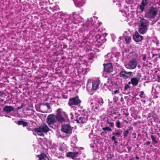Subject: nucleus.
<instances>
[{
	"instance_id": "obj_13",
	"label": "nucleus",
	"mask_w": 160,
	"mask_h": 160,
	"mask_svg": "<svg viewBox=\"0 0 160 160\" xmlns=\"http://www.w3.org/2000/svg\"><path fill=\"white\" fill-rule=\"evenodd\" d=\"M143 38V37L140 35L137 32H136L133 35V39L136 42H139L141 41Z\"/></svg>"
},
{
	"instance_id": "obj_52",
	"label": "nucleus",
	"mask_w": 160,
	"mask_h": 160,
	"mask_svg": "<svg viewBox=\"0 0 160 160\" xmlns=\"http://www.w3.org/2000/svg\"><path fill=\"white\" fill-rule=\"evenodd\" d=\"M68 19H66L65 21H64V22H65L66 23H67V24H68V23H69V22H68Z\"/></svg>"
},
{
	"instance_id": "obj_59",
	"label": "nucleus",
	"mask_w": 160,
	"mask_h": 160,
	"mask_svg": "<svg viewBox=\"0 0 160 160\" xmlns=\"http://www.w3.org/2000/svg\"><path fill=\"white\" fill-rule=\"evenodd\" d=\"M141 101H142L144 103H146V101L145 100H143Z\"/></svg>"
},
{
	"instance_id": "obj_26",
	"label": "nucleus",
	"mask_w": 160,
	"mask_h": 160,
	"mask_svg": "<svg viewBox=\"0 0 160 160\" xmlns=\"http://www.w3.org/2000/svg\"><path fill=\"white\" fill-rule=\"evenodd\" d=\"M54 15L55 16L57 17V18H62V17L64 16V14L62 12H59L55 13Z\"/></svg>"
},
{
	"instance_id": "obj_18",
	"label": "nucleus",
	"mask_w": 160,
	"mask_h": 160,
	"mask_svg": "<svg viewBox=\"0 0 160 160\" xmlns=\"http://www.w3.org/2000/svg\"><path fill=\"white\" fill-rule=\"evenodd\" d=\"M74 1L77 7H80L84 4L85 0H74Z\"/></svg>"
},
{
	"instance_id": "obj_35",
	"label": "nucleus",
	"mask_w": 160,
	"mask_h": 160,
	"mask_svg": "<svg viewBox=\"0 0 160 160\" xmlns=\"http://www.w3.org/2000/svg\"><path fill=\"white\" fill-rule=\"evenodd\" d=\"M102 129L104 131H108L110 132L112 130V129L111 128L107 126L103 128Z\"/></svg>"
},
{
	"instance_id": "obj_64",
	"label": "nucleus",
	"mask_w": 160,
	"mask_h": 160,
	"mask_svg": "<svg viewBox=\"0 0 160 160\" xmlns=\"http://www.w3.org/2000/svg\"><path fill=\"white\" fill-rule=\"evenodd\" d=\"M152 145H150V147L151 148L152 147Z\"/></svg>"
},
{
	"instance_id": "obj_44",
	"label": "nucleus",
	"mask_w": 160,
	"mask_h": 160,
	"mask_svg": "<svg viewBox=\"0 0 160 160\" xmlns=\"http://www.w3.org/2000/svg\"><path fill=\"white\" fill-rule=\"evenodd\" d=\"M24 106V104H22V105L21 106L18 107H17V109L18 110H19L20 109L22 108L23 107V106Z\"/></svg>"
},
{
	"instance_id": "obj_21",
	"label": "nucleus",
	"mask_w": 160,
	"mask_h": 160,
	"mask_svg": "<svg viewBox=\"0 0 160 160\" xmlns=\"http://www.w3.org/2000/svg\"><path fill=\"white\" fill-rule=\"evenodd\" d=\"M148 0H142L140 6V9L141 12H143L144 9L145 7L148 4V2L147 1Z\"/></svg>"
},
{
	"instance_id": "obj_9",
	"label": "nucleus",
	"mask_w": 160,
	"mask_h": 160,
	"mask_svg": "<svg viewBox=\"0 0 160 160\" xmlns=\"http://www.w3.org/2000/svg\"><path fill=\"white\" fill-rule=\"evenodd\" d=\"M72 16L75 19V21L73 22L74 24H77L81 22L83 19V18L79 14L76 13V12L73 13Z\"/></svg>"
},
{
	"instance_id": "obj_63",
	"label": "nucleus",
	"mask_w": 160,
	"mask_h": 160,
	"mask_svg": "<svg viewBox=\"0 0 160 160\" xmlns=\"http://www.w3.org/2000/svg\"><path fill=\"white\" fill-rule=\"evenodd\" d=\"M128 98V96H127V97L125 96V97H124V98Z\"/></svg>"
},
{
	"instance_id": "obj_23",
	"label": "nucleus",
	"mask_w": 160,
	"mask_h": 160,
	"mask_svg": "<svg viewBox=\"0 0 160 160\" xmlns=\"http://www.w3.org/2000/svg\"><path fill=\"white\" fill-rule=\"evenodd\" d=\"M38 158L39 160H49L46 155L44 153H42L38 156Z\"/></svg>"
},
{
	"instance_id": "obj_61",
	"label": "nucleus",
	"mask_w": 160,
	"mask_h": 160,
	"mask_svg": "<svg viewBox=\"0 0 160 160\" xmlns=\"http://www.w3.org/2000/svg\"><path fill=\"white\" fill-rule=\"evenodd\" d=\"M122 37H119V39H120V40H121V39H122Z\"/></svg>"
},
{
	"instance_id": "obj_10",
	"label": "nucleus",
	"mask_w": 160,
	"mask_h": 160,
	"mask_svg": "<svg viewBox=\"0 0 160 160\" xmlns=\"http://www.w3.org/2000/svg\"><path fill=\"white\" fill-rule=\"evenodd\" d=\"M104 72L109 73L112 72L113 67L110 62L104 64Z\"/></svg>"
},
{
	"instance_id": "obj_45",
	"label": "nucleus",
	"mask_w": 160,
	"mask_h": 160,
	"mask_svg": "<svg viewBox=\"0 0 160 160\" xmlns=\"http://www.w3.org/2000/svg\"><path fill=\"white\" fill-rule=\"evenodd\" d=\"M119 93V90H115L113 92H112V94H115L117 93Z\"/></svg>"
},
{
	"instance_id": "obj_3",
	"label": "nucleus",
	"mask_w": 160,
	"mask_h": 160,
	"mask_svg": "<svg viewBox=\"0 0 160 160\" xmlns=\"http://www.w3.org/2000/svg\"><path fill=\"white\" fill-rule=\"evenodd\" d=\"M97 19V17H93V18H91L90 19L88 20L86 23L83 25L82 27L79 30V32L83 33L85 31H87L90 29V23L91 24H94V21Z\"/></svg>"
},
{
	"instance_id": "obj_14",
	"label": "nucleus",
	"mask_w": 160,
	"mask_h": 160,
	"mask_svg": "<svg viewBox=\"0 0 160 160\" xmlns=\"http://www.w3.org/2000/svg\"><path fill=\"white\" fill-rule=\"evenodd\" d=\"M78 154V152H68L66 154V156L69 158L74 159L77 157Z\"/></svg>"
},
{
	"instance_id": "obj_55",
	"label": "nucleus",
	"mask_w": 160,
	"mask_h": 160,
	"mask_svg": "<svg viewBox=\"0 0 160 160\" xmlns=\"http://www.w3.org/2000/svg\"><path fill=\"white\" fill-rule=\"evenodd\" d=\"M131 84H132V82H131V80H130V82H129L128 83V84H127V85H128L129 86V85Z\"/></svg>"
},
{
	"instance_id": "obj_5",
	"label": "nucleus",
	"mask_w": 160,
	"mask_h": 160,
	"mask_svg": "<svg viewBox=\"0 0 160 160\" xmlns=\"http://www.w3.org/2000/svg\"><path fill=\"white\" fill-rule=\"evenodd\" d=\"M158 12V9L156 8L152 7L148 10L146 15L148 18L153 19L157 14Z\"/></svg>"
},
{
	"instance_id": "obj_51",
	"label": "nucleus",
	"mask_w": 160,
	"mask_h": 160,
	"mask_svg": "<svg viewBox=\"0 0 160 160\" xmlns=\"http://www.w3.org/2000/svg\"><path fill=\"white\" fill-rule=\"evenodd\" d=\"M157 78L158 79V82H160V78L159 76H157Z\"/></svg>"
},
{
	"instance_id": "obj_49",
	"label": "nucleus",
	"mask_w": 160,
	"mask_h": 160,
	"mask_svg": "<svg viewBox=\"0 0 160 160\" xmlns=\"http://www.w3.org/2000/svg\"><path fill=\"white\" fill-rule=\"evenodd\" d=\"M123 122H125L126 124H127L128 123V121L127 120H123Z\"/></svg>"
},
{
	"instance_id": "obj_50",
	"label": "nucleus",
	"mask_w": 160,
	"mask_h": 160,
	"mask_svg": "<svg viewBox=\"0 0 160 160\" xmlns=\"http://www.w3.org/2000/svg\"><path fill=\"white\" fill-rule=\"evenodd\" d=\"M106 133H105V132H102L100 134L101 135H104L105 134H106Z\"/></svg>"
},
{
	"instance_id": "obj_4",
	"label": "nucleus",
	"mask_w": 160,
	"mask_h": 160,
	"mask_svg": "<svg viewBox=\"0 0 160 160\" xmlns=\"http://www.w3.org/2000/svg\"><path fill=\"white\" fill-rule=\"evenodd\" d=\"M49 128L45 124L41 125L38 128H35L34 130L38 135L41 136L44 135V133H46L50 130Z\"/></svg>"
},
{
	"instance_id": "obj_48",
	"label": "nucleus",
	"mask_w": 160,
	"mask_h": 160,
	"mask_svg": "<svg viewBox=\"0 0 160 160\" xmlns=\"http://www.w3.org/2000/svg\"><path fill=\"white\" fill-rule=\"evenodd\" d=\"M150 142L149 141H148L147 142L145 143H144V145H146L148 146H149L150 145Z\"/></svg>"
},
{
	"instance_id": "obj_20",
	"label": "nucleus",
	"mask_w": 160,
	"mask_h": 160,
	"mask_svg": "<svg viewBox=\"0 0 160 160\" xmlns=\"http://www.w3.org/2000/svg\"><path fill=\"white\" fill-rule=\"evenodd\" d=\"M100 83V81L98 80H94L92 82V90H96L98 87Z\"/></svg>"
},
{
	"instance_id": "obj_30",
	"label": "nucleus",
	"mask_w": 160,
	"mask_h": 160,
	"mask_svg": "<svg viewBox=\"0 0 160 160\" xmlns=\"http://www.w3.org/2000/svg\"><path fill=\"white\" fill-rule=\"evenodd\" d=\"M111 86H110L109 85V82H107V83H105L104 84V86H103V88L106 90H107V89L110 90V89L111 88Z\"/></svg>"
},
{
	"instance_id": "obj_2",
	"label": "nucleus",
	"mask_w": 160,
	"mask_h": 160,
	"mask_svg": "<svg viewBox=\"0 0 160 160\" xmlns=\"http://www.w3.org/2000/svg\"><path fill=\"white\" fill-rule=\"evenodd\" d=\"M67 118L68 115L66 113L59 108L57 110L56 116L50 114L48 116L47 122L50 125L56 122L57 120L61 122H64Z\"/></svg>"
},
{
	"instance_id": "obj_27",
	"label": "nucleus",
	"mask_w": 160,
	"mask_h": 160,
	"mask_svg": "<svg viewBox=\"0 0 160 160\" xmlns=\"http://www.w3.org/2000/svg\"><path fill=\"white\" fill-rule=\"evenodd\" d=\"M116 126L118 128H121L123 127V125L121 123L119 120H117L116 122Z\"/></svg>"
},
{
	"instance_id": "obj_42",
	"label": "nucleus",
	"mask_w": 160,
	"mask_h": 160,
	"mask_svg": "<svg viewBox=\"0 0 160 160\" xmlns=\"http://www.w3.org/2000/svg\"><path fill=\"white\" fill-rule=\"evenodd\" d=\"M130 88V86L126 84L125 85L124 87V89L125 90H127L128 89Z\"/></svg>"
},
{
	"instance_id": "obj_58",
	"label": "nucleus",
	"mask_w": 160,
	"mask_h": 160,
	"mask_svg": "<svg viewBox=\"0 0 160 160\" xmlns=\"http://www.w3.org/2000/svg\"><path fill=\"white\" fill-rule=\"evenodd\" d=\"M158 96H157V95H155V96H154V98H158Z\"/></svg>"
},
{
	"instance_id": "obj_16",
	"label": "nucleus",
	"mask_w": 160,
	"mask_h": 160,
	"mask_svg": "<svg viewBox=\"0 0 160 160\" xmlns=\"http://www.w3.org/2000/svg\"><path fill=\"white\" fill-rule=\"evenodd\" d=\"M105 58L106 61L109 62L113 61L114 58H116L114 55L112 53H108L105 56Z\"/></svg>"
},
{
	"instance_id": "obj_11",
	"label": "nucleus",
	"mask_w": 160,
	"mask_h": 160,
	"mask_svg": "<svg viewBox=\"0 0 160 160\" xmlns=\"http://www.w3.org/2000/svg\"><path fill=\"white\" fill-rule=\"evenodd\" d=\"M137 78L134 77L131 79L132 84L133 86H136L138 84L141 77V74L139 73L137 74Z\"/></svg>"
},
{
	"instance_id": "obj_1",
	"label": "nucleus",
	"mask_w": 160,
	"mask_h": 160,
	"mask_svg": "<svg viewBox=\"0 0 160 160\" xmlns=\"http://www.w3.org/2000/svg\"><path fill=\"white\" fill-rule=\"evenodd\" d=\"M96 19L95 22L94 21V24H91L90 23V29L91 30L90 31L88 38L90 43H93L96 42H100V40L103 36H101L98 33L100 31L98 29V27H99L101 24V22H99L98 20Z\"/></svg>"
},
{
	"instance_id": "obj_19",
	"label": "nucleus",
	"mask_w": 160,
	"mask_h": 160,
	"mask_svg": "<svg viewBox=\"0 0 160 160\" xmlns=\"http://www.w3.org/2000/svg\"><path fill=\"white\" fill-rule=\"evenodd\" d=\"M148 28V27L139 26L138 32L142 34H145L147 32Z\"/></svg>"
},
{
	"instance_id": "obj_32",
	"label": "nucleus",
	"mask_w": 160,
	"mask_h": 160,
	"mask_svg": "<svg viewBox=\"0 0 160 160\" xmlns=\"http://www.w3.org/2000/svg\"><path fill=\"white\" fill-rule=\"evenodd\" d=\"M107 123L109 125V126L113 127L114 125V123L111 120L108 119L106 121Z\"/></svg>"
},
{
	"instance_id": "obj_60",
	"label": "nucleus",
	"mask_w": 160,
	"mask_h": 160,
	"mask_svg": "<svg viewBox=\"0 0 160 160\" xmlns=\"http://www.w3.org/2000/svg\"><path fill=\"white\" fill-rule=\"evenodd\" d=\"M3 101V99L0 98V101L2 102Z\"/></svg>"
},
{
	"instance_id": "obj_31",
	"label": "nucleus",
	"mask_w": 160,
	"mask_h": 160,
	"mask_svg": "<svg viewBox=\"0 0 160 160\" xmlns=\"http://www.w3.org/2000/svg\"><path fill=\"white\" fill-rule=\"evenodd\" d=\"M124 38L127 44H128L130 42L131 38L129 36H124Z\"/></svg>"
},
{
	"instance_id": "obj_28",
	"label": "nucleus",
	"mask_w": 160,
	"mask_h": 160,
	"mask_svg": "<svg viewBox=\"0 0 160 160\" xmlns=\"http://www.w3.org/2000/svg\"><path fill=\"white\" fill-rule=\"evenodd\" d=\"M88 42H90L89 40V38L87 39H86L85 37L82 40L81 42V44L82 46H84L85 44L86 45H88Z\"/></svg>"
},
{
	"instance_id": "obj_54",
	"label": "nucleus",
	"mask_w": 160,
	"mask_h": 160,
	"mask_svg": "<svg viewBox=\"0 0 160 160\" xmlns=\"http://www.w3.org/2000/svg\"><path fill=\"white\" fill-rule=\"evenodd\" d=\"M155 55H156V56H158V57H157L158 58H160V55H158V54H154L153 56H154Z\"/></svg>"
},
{
	"instance_id": "obj_25",
	"label": "nucleus",
	"mask_w": 160,
	"mask_h": 160,
	"mask_svg": "<svg viewBox=\"0 0 160 160\" xmlns=\"http://www.w3.org/2000/svg\"><path fill=\"white\" fill-rule=\"evenodd\" d=\"M17 124L18 125H22L23 127L27 126L28 124L27 122L19 120Z\"/></svg>"
},
{
	"instance_id": "obj_46",
	"label": "nucleus",
	"mask_w": 160,
	"mask_h": 160,
	"mask_svg": "<svg viewBox=\"0 0 160 160\" xmlns=\"http://www.w3.org/2000/svg\"><path fill=\"white\" fill-rule=\"evenodd\" d=\"M127 148L128 150V152H130L131 150V147L130 146H128V147H127Z\"/></svg>"
},
{
	"instance_id": "obj_56",
	"label": "nucleus",
	"mask_w": 160,
	"mask_h": 160,
	"mask_svg": "<svg viewBox=\"0 0 160 160\" xmlns=\"http://www.w3.org/2000/svg\"><path fill=\"white\" fill-rule=\"evenodd\" d=\"M135 158L137 160H138L139 159V157H138L136 155Z\"/></svg>"
},
{
	"instance_id": "obj_47",
	"label": "nucleus",
	"mask_w": 160,
	"mask_h": 160,
	"mask_svg": "<svg viewBox=\"0 0 160 160\" xmlns=\"http://www.w3.org/2000/svg\"><path fill=\"white\" fill-rule=\"evenodd\" d=\"M4 94L3 91H0V97H2Z\"/></svg>"
},
{
	"instance_id": "obj_24",
	"label": "nucleus",
	"mask_w": 160,
	"mask_h": 160,
	"mask_svg": "<svg viewBox=\"0 0 160 160\" xmlns=\"http://www.w3.org/2000/svg\"><path fill=\"white\" fill-rule=\"evenodd\" d=\"M150 137L152 140V144L153 145L155 146V144H157L158 143V141L153 135H151Z\"/></svg>"
},
{
	"instance_id": "obj_22",
	"label": "nucleus",
	"mask_w": 160,
	"mask_h": 160,
	"mask_svg": "<svg viewBox=\"0 0 160 160\" xmlns=\"http://www.w3.org/2000/svg\"><path fill=\"white\" fill-rule=\"evenodd\" d=\"M14 108L11 106H6L3 108L4 111L8 113L14 110Z\"/></svg>"
},
{
	"instance_id": "obj_17",
	"label": "nucleus",
	"mask_w": 160,
	"mask_h": 160,
	"mask_svg": "<svg viewBox=\"0 0 160 160\" xmlns=\"http://www.w3.org/2000/svg\"><path fill=\"white\" fill-rule=\"evenodd\" d=\"M139 26L148 28L149 22L143 18H141L140 21Z\"/></svg>"
},
{
	"instance_id": "obj_43",
	"label": "nucleus",
	"mask_w": 160,
	"mask_h": 160,
	"mask_svg": "<svg viewBox=\"0 0 160 160\" xmlns=\"http://www.w3.org/2000/svg\"><path fill=\"white\" fill-rule=\"evenodd\" d=\"M87 88V91H88V93H89V94L90 95H92L93 94V93L92 92H91L90 91V90H89V89H88V85L87 86V88Z\"/></svg>"
},
{
	"instance_id": "obj_6",
	"label": "nucleus",
	"mask_w": 160,
	"mask_h": 160,
	"mask_svg": "<svg viewBox=\"0 0 160 160\" xmlns=\"http://www.w3.org/2000/svg\"><path fill=\"white\" fill-rule=\"evenodd\" d=\"M137 65V60L135 58H133L130 60L125 66L127 68L130 69L135 68Z\"/></svg>"
},
{
	"instance_id": "obj_8",
	"label": "nucleus",
	"mask_w": 160,
	"mask_h": 160,
	"mask_svg": "<svg viewBox=\"0 0 160 160\" xmlns=\"http://www.w3.org/2000/svg\"><path fill=\"white\" fill-rule=\"evenodd\" d=\"M77 122L80 123H83L86 122L87 120V116L82 115H79L77 116L75 120Z\"/></svg>"
},
{
	"instance_id": "obj_7",
	"label": "nucleus",
	"mask_w": 160,
	"mask_h": 160,
	"mask_svg": "<svg viewBox=\"0 0 160 160\" xmlns=\"http://www.w3.org/2000/svg\"><path fill=\"white\" fill-rule=\"evenodd\" d=\"M81 102V101L79 99L78 97L76 96L75 97L69 99L68 105L70 106L73 105H78Z\"/></svg>"
},
{
	"instance_id": "obj_15",
	"label": "nucleus",
	"mask_w": 160,
	"mask_h": 160,
	"mask_svg": "<svg viewBox=\"0 0 160 160\" xmlns=\"http://www.w3.org/2000/svg\"><path fill=\"white\" fill-rule=\"evenodd\" d=\"M132 73V72H126L125 71H122L120 72L119 76L120 77L124 78H129Z\"/></svg>"
},
{
	"instance_id": "obj_29",
	"label": "nucleus",
	"mask_w": 160,
	"mask_h": 160,
	"mask_svg": "<svg viewBox=\"0 0 160 160\" xmlns=\"http://www.w3.org/2000/svg\"><path fill=\"white\" fill-rule=\"evenodd\" d=\"M108 112L109 113V114L112 115H116V114L115 110L111 108L108 109Z\"/></svg>"
},
{
	"instance_id": "obj_41",
	"label": "nucleus",
	"mask_w": 160,
	"mask_h": 160,
	"mask_svg": "<svg viewBox=\"0 0 160 160\" xmlns=\"http://www.w3.org/2000/svg\"><path fill=\"white\" fill-rule=\"evenodd\" d=\"M65 149V148L63 146H61L59 149V150L61 151H63Z\"/></svg>"
},
{
	"instance_id": "obj_39",
	"label": "nucleus",
	"mask_w": 160,
	"mask_h": 160,
	"mask_svg": "<svg viewBox=\"0 0 160 160\" xmlns=\"http://www.w3.org/2000/svg\"><path fill=\"white\" fill-rule=\"evenodd\" d=\"M129 132L128 130H125L123 133V136L124 137H126L128 134Z\"/></svg>"
},
{
	"instance_id": "obj_33",
	"label": "nucleus",
	"mask_w": 160,
	"mask_h": 160,
	"mask_svg": "<svg viewBox=\"0 0 160 160\" xmlns=\"http://www.w3.org/2000/svg\"><path fill=\"white\" fill-rule=\"evenodd\" d=\"M108 160H115L114 155L111 153H110L108 155Z\"/></svg>"
},
{
	"instance_id": "obj_53",
	"label": "nucleus",
	"mask_w": 160,
	"mask_h": 160,
	"mask_svg": "<svg viewBox=\"0 0 160 160\" xmlns=\"http://www.w3.org/2000/svg\"><path fill=\"white\" fill-rule=\"evenodd\" d=\"M47 106L48 108V109L50 108V106L49 104H47Z\"/></svg>"
},
{
	"instance_id": "obj_37",
	"label": "nucleus",
	"mask_w": 160,
	"mask_h": 160,
	"mask_svg": "<svg viewBox=\"0 0 160 160\" xmlns=\"http://www.w3.org/2000/svg\"><path fill=\"white\" fill-rule=\"evenodd\" d=\"M154 121L157 123H160V116H157L154 118Z\"/></svg>"
},
{
	"instance_id": "obj_12",
	"label": "nucleus",
	"mask_w": 160,
	"mask_h": 160,
	"mask_svg": "<svg viewBox=\"0 0 160 160\" xmlns=\"http://www.w3.org/2000/svg\"><path fill=\"white\" fill-rule=\"evenodd\" d=\"M61 130L66 133H71L72 132L71 127L69 124H64L62 125Z\"/></svg>"
},
{
	"instance_id": "obj_57",
	"label": "nucleus",
	"mask_w": 160,
	"mask_h": 160,
	"mask_svg": "<svg viewBox=\"0 0 160 160\" xmlns=\"http://www.w3.org/2000/svg\"><path fill=\"white\" fill-rule=\"evenodd\" d=\"M146 56H144L143 57V58H142V59L143 60H146Z\"/></svg>"
},
{
	"instance_id": "obj_40",
	"label": "nucleus",
	"mask_w": 160,
	"mask_h": 160,
	"mask_svg": "<svg viewBox=\"0 0 160 160\" xmlns=\"http://www.w3.org/2000/svg\"><path fill=\"white\" fill-rule=\"evenodd\" d=\"M156 129H155V130H154L152 128H151L150 133L152 134H155L156 132Z\"/></svg>"
},
{
	"instance_id": "obj_38",
	"label": "nucleus",
	"mask_w": 160,
	"mask_h": 160,
	"mask_svg": "<svg viewBox=\"0 0 160 160\" xmlns=\"http://www.w3.org/2000/svg\"><path fill=\"white\" fill-rule=\"evenodd\" d=\"M112 135L116 137L117 136H120L121 135L120 132H113L112 133Z\"/></svg>"
},
{
	"instance_id": "obj_36",
	"label": "nucleus",
	"mask_w": 160,
	"mask_h": 160,
	"mask_svg": "<svg viewBox=\"0 0 160 160\" xmlns=\"http://www.w3.org/2000/svg\"><path fill=\"white\" fill-rule=\"evenodd\" d=\"M139 97L142 98H145L146 96L144 92L141 91L140 92Z\"/></svg>"
},
{
	"instance_id": "obj_34",
	"label": "nucleus",
	"mask_w": 160,
	"mask_h": 160,
	"mask_svg": "<svg viewBox=\"0 0 160 160\" xmlns=\"http://www.w3.org/2000/svg\"><path fill=\"white\" fill-rule=\"evenodd\" d=\"M111 139L114 142V143L115 145H117L118 144V141H117V138L116 137L113 135L111 138Z\"/></svg>"
},
{
	"instance_id": "obj_62",
	"label": "nucleus",
	"mask_w": 160,
	"mask_h": 160,
	"mask_svg": "<svg viewBox=\"0 0 160 160\" xmlns=\"http://www.w3.org/2000/svg\"><path fill=\"white\" fill-rule=\"evenodd\" d=\"M46 8V7H41V8Z\"/></svg>"
}]
</instances>
